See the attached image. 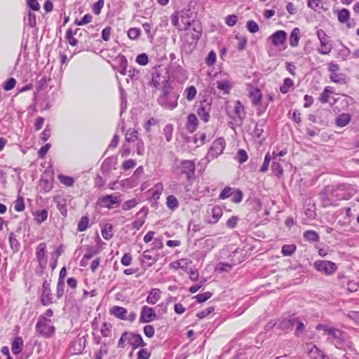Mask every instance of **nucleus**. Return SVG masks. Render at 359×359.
<instances>
[{
  "label": "nucleus",
  "instance_id": "nucleus-64",
  "mask_svg": "<svg viewBox=\"0 0 359 359\" xmlns=\"http://www.w3.org/2000/svg\"><path fill=\"white\" fill-rule=\"evenodd\" d=\"M16 84V81L14 78L11 77L8 79L4 83L3 88L6 91L12 90Z\"/></svg>",
  "mask_w": 359,
  "mask_h": 359
},
{
  "label": "nucleus",
  "instance_id": "nucleus-18",
  "mask_svg": "<svg viewBox=\"0 0 359 359\" xmlns=\"http://www.w3.org/2000/svg\"><path fill=\"white\" fill-rule=\"evenodd\" d=\"M245 117V112L243 106L241 104L240 101H237L234 107V120L235 121H239L240 123H243V119Z\"/></svg>",
  "mask_w": 359,
  "mask_h": 359
},
{
  "label": "nucleus",
  "instance_id": "nucleus-23",
  "mask_svg": "<svg viewBox=\"0 0 359 359\" xmlns=\"http://www.w3.org/2000/svg\"><path fill=\"white\" fill-rule=\"evenodd\" d=\"M80 32L81 29L79 28L75 29L74 31L72 28H69L67 30L65 38L72 46H75L78 43V40L74 37V35H77Z\"/></svg>",
  "mask_w": 359,
  "mask_h": 359
},
{
  "label": "nucleus",
  "instance_id": "nucleus-47",
  "mask_svg": "<svg viewBox=\"0 0 359 359\" xmlns=\"http://www.w3.org/2000/svg\"><path fill=\"white\" fill-rule=\"evenodd\" d=\"M330 78L334 83L338 84H345L346 78L343 74L332 73L330 74Z\"/></svg>",
  "mask_w": 359,
  "mask_h": 359
},
{
  "label": "nucleus",
  "instance_id": "nucleus-12",
  "mask_svg": "<svg viewBox=\"0 0 359 359\" xmlns=\"http://www.w3.org/2000/svg\"><path fill=\"white\" fill-rule=\"evenodd\" d=\"M306 351L311 359H324L325 353L313 343L306 344Z\"/></svg>",
  "mask_w": 359,
  "mask_h": 359
},
{
  "label": "nucleus",
  "instance_id": "nucleus-13",
  "mask_svg": "<svg viewBox=\"0 0 359 359\" xmlns=\"http://www.w3.org/2000/svg\"><path fill=\"white\" fill-rule=\"evenodd\" d=\"M128 344L133 349L146 346L142 336L139 333L134 332H128Z\"/></svg>",
  "mask_w": 359,
  "mask_h": 359
},
{
  "label": "nucleus",
  "instance_id": "nucleus-16",
  "mask_svg": "<svg viewBox=\"0 0 359 359\" xmlns=\"http://www.w3.org/2000/svg\"><path fill=\"white\" fill-rule=\"evenodd\" d=\"M287 37V33L283 30H278L271 36V42L274 46H280L285 43Z\"/></svg>",
  "mask_w": 359,
  "mask_h": 359
},
{
  "label": "nucleus",
  "instance_id": "nucleus-9",
  "mask_svg": "<svg viewBox=\"0 0 359 359\" xmlns=\"http://www.w3.org/2000/svg\"><path fill=\"white\" fill-rule=\"evenodd\" d=\"M156 317L154 309L147 306H143L141 309L140 323H147L153 321Z\"/></svg>",
  "mask_w": 359,
  "mask_h": 359
},
{
  "label": "nucleus",
  "instance_id": "nucleus-6",
  "mask_svg": "<svg viewBox=\"0 0 359 359\" xmlns=\"http://www.w3.org/2000/svg\"><path fill=\"white\" fill-rule=\"evenodd\" d=\"M120 203L121 200L118 196L114 194H107L98 198L96 205L111 210L115 207H118Z\"/></svg>",
  "mask_w": 359,
  "mask_h": 359
},
{
  "label": "nucleus",
  "instance_id": "nucleus-11",
  "mask_svg": "<svg viewBox=\"0 0 359 359\" xmlns=\"http://www.w3.org/2000/svg\"><path fill=\"white\" fill-rule=\"evenodd\" d=\"M158 254L157 252H154L153 249L146 250L142 255L141 261L147 266H151L158 261Z\"/></svg>",
  "mask_w": 359,
  "mask_h": 359
},
{
  "label": "nucleus",
  "instance_id": "nucleus-46",
  "mask_svg": "<svg viewBox=\"0 0 359 359\" xmlns=\"http://www.w3.org/2000/svg\"><path fill=\"white\" fill-rule=\"evenodd\" d=\"M138 133L134 129H128L126 133V140L128 142H134L138 139Z\"/></svg>",
  "mask_w": 359,
  "mask_h": 359
},
{
  "label": "nucleus",
  "instance_id": "nucleus-8",
  "mask_svg": "<svg viewBox=\"0 0 359 359\" xmlns=\"http://www.w3.org/2000/svg\"><path fill=\"white\" fill-rule=\"evenodd\" d=\"M180 173L185 175L187 180L194 178L195 175V163L191 160H183L180 164Z\"/></svg>",
  "mask_w": 359,
  "mask_h": 359
},
{
  "label": "nucleus",
  "instance_id": "nucleus-51",
  "mask_svg": "<svg viewBox=\"0 0 359 359\" xmlns=\"http://www.w3.org/2000/svg\"><path fill=\"white\" fill-rule=\"evenodd\" d=\"M212 294L210 292H205L200 293L194 297L196 302L199 304L203 303L212 297Z\"/></svg>",
  "mask_w": 359,
  "mask_h": 359
},
{
  "label": "nucleus",
  "instance_id": "nucleus-32",
  "mask_svg": "<svg viewBox=\"0 0 359 359\" xmlns=\"http://www.w3.org/2000/svg\"><path fill=\"white\" fill-rule=\"evenodd\" d=\"M191 263V261L188 259H180L177 262L172 263V266L175 269H182L186 271L188 269L189 265Z\"/></svg>",
  "mask_w": 359,
  "mask_h": 359
},
{
  "label": "nucleus",
  "instance_id": "nucleus-56",
  "mask_svg": "<svg viewBox=\"0 0 359 359\" xmlns=\"http://www.w3.org/2000/svg\"><path fill=\"white\" fill-rule=\"evenodd\" d=\"M248 158V155L247 154V152L245 151V150L243 149H238V152H237V161L242 164L245 162L247 161Z\"/></svg>",
  "mask_w": 359,
  "mask_h": 359
},
{
  "label": "nucleus",
  "instance_id": "nucleus-59",
  "mask_svg": "<svg viewBox=\"0 0 359 359\" xmlns=\"http://www.w3.org/2000/svg\"><path fill=\"white\" fill-rule=\"evenodd\" d=\"M246 27L248 30L252 34H255L259 31V26L257 23L253 20H250L247 22Z\"/></svg>",
  "mask_w": 359,
  "mask_h": 359
},
{
  "label": "nucleus",
  "instance_id": "nucleus-34",
  "mask_svg": "<svg viewBox=\"0 0 359 359\" xmlns=\"http://www.w3.org/2000/svg\"><path fill=\"white\" fill-rule=\"evenodd\" d=\"M250 97L253 104H258L262 97V92L258 88H254L250 92Z\"/></svg>",
  "mask_w": 359,
  "mask_h": 359
},
{
  "label": "nucleus",
  "instance_id": "nucleus-7",
  "mask_svg": "<svg viewBox=\"0 0 359 359\" xmlns=\"http://www.w3.org/2000/svg\"><path fill=\"white\" fill-rule=\"evenodd\" d=\"M226 147V142L223 137L216 139L210 147L207 158L208 159H213L221 155Z\"/></svg>",
  "mask_w": 359,
  "mask_h": 359
},
{
  "label": "nucleus",
  "instance_id": "nucleus-3",
  "mask_svg": "<svg viewBox=\"0 0 359 359\" xmlns=\"http://www.w3.org/2000/svg\"><path fill=\"white\" fill-rule=\"evenodd\" d=\"M194 32H187L182 38V50L187 54L191 53L195 48L201 35V27L198 25L194 27Z\"/></svg>",
  "mask_w": 359,
  "mask_h": 359
},
{
  "label": "nucleus",
  "instance_id": "nucleus-26",
  "mask_svg": "<svg viewBox=\"0 0 359 359\" xmlns=\"http://www.w3.org/2000/svg\"><path fill=\"white\" fill-rule=\"evenodd\" d=\"M23 341L21 337H16L11 344V350L13 354L18 355L22 351Z\"/></svg>",
  "mask_w": 359,
  "mask_h": 359
},
{
  "label": "nucleus",
  "instance_id": "nucleus-41",
  "mask_svg": "<svg viewBox=\"0 0 359 359\" xmlns=\"http://www.w3.org/2000/svg\"><path fill=\"white\" fill-rule=\"evenodd\" d=\"M57 178L60 183H62V184H64L67 187H72L75 182L74 177L67 176V175H65L62 174L59 175L57 176Z\"/></svg>",
  "mask_w": 359,
  "mask_h": 359
},
{
  "label": "nucleus",
  "instance_id": "nucleus-4",
  "mask_svg": "<svg viewBox=\"0 0 359 359\" xmlns=\"http://www.w3.org/2000/svg\"><path fill=\"white\" fill-rule=\"evenodd\" d=\"M50 322L51 320L44 316H40L36 324V332L45 338L51 337L55 332V328Z\"/></svg>",
  "mask_w": 359,
  "mask_h": 359
},
{
  "label": "nucleus",
  "instance_id": "nucleus-21",
  "mask_svg": "<svg viewBox=\"0 0 359 359\" xmlns=\"http://www.w3.org/2000/svg\"><path fill=\"white\" fill-rule=\"evenodd\" d=\"M111 315L121 320H126L127 309L119 306H114L110 309Z\"/></svg>",
  "mask_w": 359,
  "mask_h": 359
},
{
  "label": "nucleus",
  "instance_id": "nucleus-44",
  "mask_svg": "<svg viewBox=\"0 0 359 359\" xmlns=\"http://www.w3.org/2000/svg\"><path fill=\"white\" fill-rule=\"evenodd\" d=\"M272 161V156L267 152L264 156V162L259 168V172L264 173L269 170L270 162Z\"/></svg>",
  "mask_w": 359,
  "mask_h": 359
},
{
  "label": "nucleus",
  "instance_id": "nucleus-2",
  "mask_svg": "<svg viewBox=\"0 0 359 359\" xmlns=\"http://www.w3.org/2000/svg\"><path fill=\"white\" fill-rule=\"evenodd\" d=\"M180 93L174 90L171 82L165 79L162 82L161 93L157 98V103L163 109L173 110L178 105Z\"/></svg>",
  "mask_w": 359,
  "mask_h": 359
},
{
  "label": "nucleus",
  "instance_id": "nucleus-33",
  "mask_svg": "<svg viewBox=\"0 0 359 359\" xmlns=\"http://www.w3.org/2000/svg\"><path fill=\"white\" fill-rule=\"evenodd\" d=\"M222 215V209L218 207L215 206L212 210V217L209 219L208 223L210 224H215L218 222V220L221 218Z\"/></svg>",
  "mask_w": 359,
  "mask_h": 359
},
{
  "label": "nucleus",
  "instance_id": "nucleus-19",
  "mask_svg": "<svg viewBox=\"0 0 359 359\" xmlns=\"http://www.w3.org/2000/svg\"><path fill=\"white\" fill-rule=\"evenodd\" d=\"M198 125V120L196 115L193 113L189 114L187 116V121L186 123L187 130L189 133H193L197 129Z\"/></svg>",
  "mask_w": 359,
  "mask_h": 359
},
{
  "label": "nucleus",
  "instance_id": "nucleus-45",
  "mask_svg": "<svg viewBox=\"0 0 359 359\" xmlns=\"http://www.w3.org/2000/svg\"><path fill=\"white\" fill-rule=\"evenodd\" d=\"M166 205L169 209L174 210L178 208L179 202L175 196L170 195L166 198Z\"/></svg>",
  "mask_w": 359,
  "mask_h": 359
},
{
  "label": "nucleus",
  "instance_id": "nucleus-43",
  "mask_svg": "<svg viewBox=\"0 0 359 359\" xmlns=\"http://www.w3.org/2000/svg\"><path fill=\"white\" fill-rule=\"evenodd\" d=\"M163 81L161 80V74L159 72L156 71L151 74V79L149 82V85L154 86L156 88H159L161 83Z\"/></svg>",
  "mask_w": 359,
  "mask_h": 359
},
{
  "label": "nucleus",
  "instance_id": "nucleus-29",
  "mask_svg": "<svg viewBox=\"0 0 359 359\" xmlns=\"http://www.w3.org/2000/svg\"><path fill=\"white\" fill-rule=\"evenodd\" d=\"M300 39V30L299 28L295 27L292 29L290 35V45L292 47H296L299 44Z\"/></svg>",
  "mask_w": 359,
  "mask_h": 359
},
{
  "label": "nucleus",
  "instance_id": "nucleus-42",
  "mask_svg": "<svg viewBox=\"0 0 359 359\" xmlns=\"http://www.w3.org/2000/svg\"><path fill=\"white\" fill-rule=\"evenodd\" d=\"M89 226V218L88 216H83L77 224V230L79 232L86 231Z\"/></svg>",
  "mask_w": 359,
  "mask_h": 359
},
{
  "label": "nucleus",
  "instance_id": "nucleus-14",
  "mask_svg": "<svg viewBox=\"0 0 359 359\" xmlns=\"http://www.w3.org/2000/svg\"><path fill=\"white\" fill-rule=\"evenodd\" d=\"M178 13L181 22L180 30L188 29L191 26V17L189 15H191V13L189 10H182Z\"/></svg>",
  "mask_w": 359,
  "mask_h": 359
},
{
  "label": "nucleus",
  "instance_id": "nucleus-1",
  "mask_svg": "<svg viewBox=\"0 0 359 359\" xmlns=\"http://www.w3.org/2000/svg\"><path fill=\"white\" fill-rule=\"evenodd\" d=\"M316 329L326 332L330 337V339L332 344H333L337 348L343 351H352L354 349L351 337L345 332L327 325L321 324L318 325Z\"/></svg>",
  "mask_w": 359,
  "mask_h": 359
},
{
  "label": "nucleus",
  "instance_id": "nucleus-31",
  "mask_svg": "<svg viewBox=\"0 0 359 359\" xmlns=\"http://www.w3.org/2000/svg\"><path fill=\"white\" fill-rule=\"evenodd\" d=\"M112 231H113V226H112V224H109V223L105 224L102 227V229H101V233H102V237L105 240H109L113 236Z\"/></svg>",
  "mask_w": 359,
  "mask_h": 359
},
{
  "label": "nucleus",
  "instance_id": "nucleus-30",
  "mask_svg": "<svg viewBox=\"0 0 359 359\" xmlns=\"http://www.w3.org/2000/svg\"><path fill=\"white\" fill-rule=\"evenodd\" d=\"M304 238L311 243L318 242L320 241L319 234L313 230H306L303 234Z\"/></svg>",
  "mask_w": 359,
  "mask_h": 359
},
{
  "label": "nucleus",
  "instance_id": "nucleus-63",
  "mask_svg": "<svg viewBox=\"0 0 359 359\" xmlns=\"http://www.w3.org/2000/svg\"><path fill=\"white\" fill-rule=\"evenodd\" d=\"M104 0H98L97 2L93 4V13L98 15L100 14L102 9L104 7Z\"/></svg>",
  "mask_w": 359,
  "mask_h": 359
},
{
  "label": "nucleus",
  "instance_id": "nucleus-61",
  "mask_svg": "<svg viewBox=\"0 0 359 359\" xmlns=\"http://www.w3.org/2000/svg\"><path fill=\"white\" fill-rule=\"evenodd\" d=\"M135 62L142 66H145L149 62L148 55L146 53H141L137 55Z\"/></svg>",
  "mask_w": 359,
  "mask_h": 359
},
{
  "label": "nucleus",
  "instance_id": "nucleus-37",
  "mask_svg": "<svg viewBox=\"0 0 359 359\" xmlns=\"http://www.w3.org/2000/svg\"><path fill=\"white\" fill-rule=\"evenodd\" d=\"M337 18L339 22L346 23L350 18V12L346 8H342L337 13Z\"/></svg>",
  "mask_w": 359,
  "mask_h": 359
},
{
  "label": "nucleus",
  "instance_id": "nucleus-25",
  "mask_svg": "<svg viewBox=\"0 0 359 359\" xmlns=\"http://www.w3.org/2000/svg\"><path fill=\"white\" fill-rule=\"evenodd\" d=\"M8 241L10 247L13 250V253L18 252L20 249V243L17 239L16 236L13 232H11L9 233Z\"/></svg>",
  "mask_w": 359,
  "mask_h": 359
},
{
  "label": "nucleus",
  "instance_id": "nucleus-55",
  "mask_svg": "<svg viewBox=\"0 0 359 359\" xmlns=\"http://www.w3.org/2000/svg\"><path fill=\"white\" fill-rule=\"evenodd\" d=\"M238 20V18L235 14L228 15L224 19L225 23L229 27H233L234 25H236Z\"/></svg>",
  "mask_w": 359,
  "mask_h": 359
},
{
  "label": "nucleus",
  "instance_id": "nucleus-40",
  "mask_svg": "<svg viewBox=\"0 0 359 359\" xmlns=\"http://www.w3.org/2000/svg\"><path fill=\"white\" fill-rule=\"evenodd\" d=\"M279 162L280 161H272L271 164V170L273 175L278 177L283 174V168Z\"/></svg>",
  "mask_w": 359,
  "mask_h": 359
},
{
  "label": "nucleus",
  "instance_id": "nucleus-58",
  "mask_svg": "<svg viewBox=\"0 0 359 359\" xmlns=\"http://www.w3.org/2000/svg\"><path fill=\"white\" fill-rule=\"evenodd\" d=\"M111 324L104 322L102 323L100 329V332L104 337H107L111 334Z\"/></svg>",
  "mask_w": 359,
  "mask_h": 359
},
{
  "label": "nucleus",
  "instance_id": "nucleus-60",
  "mask_svg": "<svg viewBox=\"0 0 359 359\" xmlns=\"http://www.w3.org/2000/svg\"><path fill=\"white\" fill-rule=\"evenodd\" d=\"M217 60V55L214 50H211L209 52L207 57L205 58V64L208 67L212 66L215 62Z\"/></svg>",
  "mask_w": 359,
  "mask_h": 359
},
{
  "label": "nucleus",
  "instance_id": "nucleus-38",
  "mask_svg": "<svg viewBox=\"0 0 359 359\" xmlns=\"http://www.w3.org/2000/svg\"><path fill=\"white\" fill-rule=\"evenodd\" d=\"M297 250V246L294 244H285L281 248V253L283 256H291Z\"/></svg>",
  "mask_w": 359,
  "mask_h": 359
},
{
  "label": "nucleus",
  "instance_id": "nucleus-53",
  "mask_svg": "<svg viewBox=\"0 0 359 359\" xmlns=\"http://www.w3.org/2000/svg\"><path fill=\"white\" fill-rule=\"evenodd\" d=\"M304 212L309 219H314L316 217V207L314 204L307 205L305 208Z\"/></svg>",
  "mask_w": 359,
  "mask_h": 359
},
{
  "label": "nucleus",
  "instance_id": "nucleus-35",
  "mask_svg": "<svg viewBox=\"0 0 359 359\" xmlns=\"http://www.w3.org/2000/svg\"><path fill=\"white\" fill-rule=\"evenodd\" d=\"M265 123L266 121L264 120H260L257 122L253 131V135L255 137L259 139H261L262 137Z\"/></svg>",
  "mask_w": 359,
  "mask_h": 359
},
{
  "label": "nucleus",
  "instance_id": "nucleus-22",
  "mask_svg": "<svg viewBox=\"0 0 359 359\" xmlns=\"http://www.w3.org/2000/svg\"><path fill=\"white\" fill-rule=\"evenodd\" d=\"M161 298V290L158 288L151 289L147 297V302L149 304H155Z\"/></svg>",
  "mask_w": 359,
  "mask_h": 359
},
{
  "label": "nucleus",
  "instance_id": "nucleus-62",
  "mask_svg": "<svg viewBox=\"0 0 359 359\" xmlns=\"http://www.w3.org/2000/svg\"><path fill=\"white\" fill-rule=\"evenodd\" d=\"M323 0H307V6L309 8L316 11L322 7Z\"/></svg>",
  "mask_w": 359,
  "mask_h": 359
},
{
  "label": "nucleus",
  "instance_id": "nucleus-48",
  "mask_svg": "<svg viewBox=\"0 0 359 359\" xmlns=\"http://www.w3.org/2000/svg\"><path fill=\"white\" fill-rule=\"evenodd\" d=\"M174 128L173 126L170 123L167 124L163 130V134L164 135L166 141L170 142L172 138V133H173Z\"/></svg>",
  "mask_w": 359,
  "mask_h": 359
},
{
  "label": "nucleus",
  "instance_id": "nucleus-24",
  "mask_svg": "<svg viewBox=\"0 0 359 359\" xmlns=\"http://www.w3.org/2000/svg\"><path fill=\"white\" fill-rule=\"evenodd\" d=\"M351 118V116L349 114L343 113L336 118V125L339 127H344L350 123Z\"/></svg>",
  "mask_w": 359,
  "mask_h": 359
},
{
  "label": "nucleus",
  "instance_id": "nucleus-49",
  "mask_svg": "<svg viewBox=\"0 0 359 359\" xmlns=\"http://www.w3.org/2000/svg\"><path fill=\"white\" fill-rule=\"evenodd\" d=\"M139 203V200L137 198H132L126 201L122 205V209L125 211L130 210L135 208Z\"/></svg>",
  "mask_w": 359,
  "mask_h": 359
},
{
  "label": "nucleus",
  "instance_id": "nucleus-36",
  "mask_svg": "<svg viewBox=\"0 0 359 359\" xmlns=\"http://www.w3.org/2000/svg\"><path fill=\"white\" fill-rule=\"evenodd\" d=\"M294 86V81L290 78H285L283 81V84L280 87V91L286 94L290 91Z\"/></svg>",
  "mask_w": 359,
  "mask_h": 359
},
{
  "label": "nucleus",
  "instance_id": "nucleus-10",
  "mask_svg": "<svg viewBox=\"0 0 359 359\" xmlns=\"http://www.w3.org/2000/svg\"><path fill=\"white\" fill-rule=\"evenodd\" d=\"M41 302L43 306H47L52 303V293L50 283L48 280H44L43 283Z\"/></svg>",
  "mask_w": 359,
  "mask_h": 359
},
{
  "label": "nucleus",
  "instance_id": "nucleus-17",
  "mask_svg": "<svg viewBox=\"0 0 359 359\" xmlns=\"http://www.w3.org/2000/svg\"><path fill=\"white\" fill-rule=\"evenodd\" d=\"M46 253V245L45 243H41L39 244L36 251V257L39 262V265H45L46 264V259L45 258Z\"/></svg>",
  "mask_w": 359,
  "mask_h": 359
},
{
  "label": "nucleus",
  "instance_id": "nucleus-39",
  "mask_svg": "<svg viewBox=\"0 0 359 359\" xmlns=\"http://www.w3.org/2000/svg\"><path fill=\"white\" fill-rule=\"evenodd\" d=\"M119 63L120 69L118 70L119 73L122 75H126L127 74V67H128V61L126 57L124 55H118L117 57Z\"/></svg>",
  "mask_w": 359,
  "mask_h": 359
},
{
  "label": "nucleus",
  "instance_id": "nucleus-57",
  "mask_svg": "<svg viewBox=\"0 0 359 359\" xmlns=\"http://www.w3.org/2000/svg\"><path fill=\"white\" fill-rule=\"evenodd\" d=\"M243 198V194L242 191L240 189H236V191H233L231 200L235 203H239L242 201Z\"/></svg>",
  "mask_w": 359,
  "mask_h": 359
},
{
  "label": "nucleus",
  "instance_id": "nucleus-54",
  "mask_svg": "<svg viewBox=\"0 0 359 359\" xmlns=\"http://www.w3.org/2000/svg\"><path fill=\"white\" fill-rule=\"evenodd\" d=\"M287 151L286 149H283L282 150H280L279 151L278 150L273 149L272 154H271L272 156V161H280V157L284 156L285 155L287 154Z\"/></svg>",
  "mask_w": 359,
  "mask_h": 359
},
{
  "label": "nucleus",
  "instance_id": "nucleus-20",
  "mask_svg": "<svg viewBox=\"0 0 359 359\" xmlns=\"http://www.w3.org/2000/svg\"><path fill=\"white\" fill-rule=\"evenodd\" d=\"M295 322H297V318L294 316L290 318H284L278 323V327L283 331H287L292 329Z\"/></svg>",
  "mask_w": 359,
  "mask_h": 359
},
{
  "label": "nucleus",
  "instance_id": "nucleus-27",
  "mask_svg": "<svg viewBox=\"0 0 359 359\" xmlns=\"http://www.w3.org/2000/svg\"><path fill=\"white\" fill-rule=\"evenodd\" d=\"M197 95V90L194 86H187L184 92V96L188 102L193 101Z\"/></svg>",
  "mask_w": 359,
  "mask_h": 359
},
{
  "label": "nucleus",
  "instance_id": "nucleus-15",
  "mask_svg": "<svg viewBox=\"0 0 359 359\" xmlns=\"http://www.w3.org/2000/svg\"><path fill=\"white\" fill-rule=\"evenodd\" d=\"M210 105L208 103H205V102H201L200 104V107L198 109L197 113L201 120H203L205 123L209 121L210 119Z\"/></svg>",
  "mask_w": 359,
  "mask_h": 359
},
{
  "label": "nucleus",
  "instance_id": "nucleus-50",
  "mask_svg": "<svg viewBox=\"0 0 359 359\" xmlns=\"http://www.w3.org/2000/svg\"><path fill=\"white\" fill-rule=\"evenodd\" d=\"M217 87L219 90L224 91L226 94L229 93L231 88L229 82L225 80L217 81Z\"/></svg>",
  "mask_w": 359,
  "mask_h": 359
},
{
  "label": "nucleus",
  "instance_id": "nucleus-52",
  "mask_svg": "<svg viewBox=\"0 0 359 359\" xmlns=\"http://www.w3.org/2000/svg\"><path fill=\"white\" fill-rule=\"evenodd\" d=\"M141 34V29L136 27L130 28L128 31V36L133 40L137 39Z\"/></svg>",
  "mask_w": 359,
  "mask_h": 359
},
{
  "label": "nucleus",
  "instance_id": "nucleus-5",
  "mask_svg": "<svg viewBox=\"0 0 359 359\" xmlns=\"http://www.w3.org/2000/svg\"><path fill=\"white\" fill-rule=\"evenodd\" d=\"M314 269L327 276L333 275L337 270V264L331 261L317 260L313 263Z\"/></svg>",
  "mask_w": 359,
  "mask_h": 359
},
{
  "label": "nucleus",
  "instance_id": "nucleus-28",
  "mask_svg": "<svg viewBox=\"0 0 359 359\" xmlns=\"http://www.w3.org/2000/svg\"><path fill=\"white\" fill-rule=\"evenodd\" d=\"M48 210L46 209L38 210L33 213L34 220L37 224H41L48 218Z\"/></svg>",
  "mask_w": 359,
  "mask_h": 359
}]
</instances>
